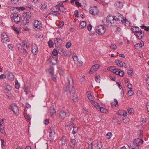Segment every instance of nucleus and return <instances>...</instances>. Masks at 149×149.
Wrapping results in <instances>:
<instances>
[{"instance_id": "nucleus-19", "label": "nucleus", "mask_w": 149, "mask_h": 149, "mask_svg": "<svg viewBox=\"0 0 149 149\" xmlns=\"http://www.w3.org/2000/svg\"><path fill=\"white\" fill-rule=\"evenodd\" d=\"M49 111L50 113V116L52 117L53 115L56 113L55 110L53 106H51L50 107Z\"/></svg>"}, {"instance_id": "nucleus-24", "label": "nucleus", "mask_w": 149, "mask_h": 149, "mask_svg": "<svg viewBox=\"0 0 149 149\" xmlns=\"http://www.w3.org/2000/svg\"><path fill=\"white\" fill-rule=\"evenodd\" d=\"M62 42L61 39L60 38L57 37L55 39L54 42L56 45L58 44V43H61Z\"/></svg>"}, {"instance_id": "nucleus-34", "label": "nucleus", "mask_w": 149, "mask_h": 149, "mask_svg": "<svg viewBox=\"0 0 149 149\" xmlns=\"http://www.w3.org/2000/svg\"><path fill=\"white\" fill-rule=\"evenodd\" d=\"M5 89L8 91H10L12 89V88L9 85L6 84Z\"/></svg>"}, {"instance_id": "nucleus-12", "label": "nucleus", "mask_w": 149, "mask_h": 149, "mask_svg": "<svg viewBox=\"0 0 149 149\" xmlns=\"http://www.w3.org/2000/svg\"><path fill=\"white\" fill-rule=\"evenodd\" d=\"M19 44L21 45L22 48L28 49L29 45V43L27 40L23 41L21 44Z\"/></svg>"}, {"instance_id": "nucleus-50", "label": "nucleus", "mask_w": 149, "mask_h": 149, "mask_svg": "<svg viewBox=\"0 0 149 149\" xmlns=\"http://www.w3.org/2000/svg\"><path fill=\"white\" fill-rule=\"evenodd\" d=\"M19 0H11V3L14 4H16Z\"/></svg>"}, {"instance_id": "nucleus-9", "label": "nucleus", "mask_w": 149, "mask_h": 149, "mask_svg": "<svg viewBox=\"0 0 149 149\" xmlns=\"http://www.w3.org/2000/svg\"><path fill=\"white\" fill-rule=\"evenodd\" d=\"M49 139L50 141L52 142L54 140L55 131L52 127L50 128L49 130Z\"/></svg>"}, {"instance_id": "nucleus-16", "label": "nucleus", "mask_w": 149, "mask_h": 149, "mask_svg": "<svg viewBox=\"0 0 149 149\" xmlns=\"http://www.w3.org/2000/svg\"><path fill=\"white\" fill-rule=\"evenodd\" d=\"M97 109L103 113H107L108 112L107 109L103 107H100V106L97 107Z\"/></svg>"}, {"instance_id": "nucleus-46", "label": "nucleus", "mask_w": 149, "mask_h": 149, "mask_svg": "<svg viewBox=\"0 0 149 149\" xmlns=\"http://www.w3.org/2000/svg\"><path fill=\"white\" fill-rule=\"evenodd\" d=\"M71 43L70 42H68L66 45V46L67 48H69L71 46Z\"/></svg>"}, {"instance_id": "nucleus-4", "label": "nucleus", "mask_w": 149, "mask_h": 149, "mask_svg": "<svg viewBox=\"0 0 149 149\" xmlns=\"http://www.w3.org/2000/svg\"><path fill=\"white\" fill-rule=\"evenodd\" d=\"M116 17V22L118 23L121 22H127L128 23V21H127L125 18H124L123 16L121 14L118 13Z\"/></svg>"}, {"instance_id": "nucleus-29", "label": "nucleus", "mask_w": 149, "mask_h": 149, "mask_svg": "<svg viewBox=\"0 0 149 149\" xmlns=\"http://www.w3.org/2000/svg\"><path fill=\"white\" fill-rule=\"evenodd\" d=\"M25 119L27 121H29L31 119V116L29 115H27L26 116L24 115Z\"/></svg>"}, {"instance_id": "nucleus-61", "label": "nucleus", "mask_w": 149, "mask_h": 149, "mask_svg": "<svg viewBox=\"0 0 149 149\" xmlns=\"http://www.w3.org/2000/svg\"><path fill=\"white\" fill-rule=\"evenodd\" d=\"M127 87L130 89H131L132 88V86L131 84H127Z\"/></svg>"}, {"instance_id": "nucleus-38", "label": "nucleus", "mask_w": 149, "mask_h": 149, "mask_svg": "<svg viewBox=\"0 0 149 149\" xmlns=\"http://www.w3.org/2000/svg\"><path fill=\"white\" fill-rule=\"evenodd\" d=\"M48 46L50 47H52L53 45V42L51 40H49L48 42Z\"/></svg>"}, {"instance_id": "nucleus-26", "label": "nucleus", "mask_w": 149, "mask_h": 149, "mask_svg": "<svg viewBox=\"0 0 149 149\" xmlns=\"http://www.w3.org/2000/svg\"><path fill=\"white\" fill-rule=\"evenodd\" d=\"M120 69H116L115 68L114 70H113L112 72L117 75L119 74V72Z\"/></svg>"}, {"instance_id": "nucleus-37", "label": "nucleus", "mask_w": 149, "mask_h": 149, "mask_svg": "<svg viewBox=\"0 0 149 149\" xmlns=\"http://www.w3.org/2000/svg\"><path fill=\"white\" fill-rule=\"evenodd\" d=\"M71 143L74 145H75L77 143V142L76 140L74 139H72L70 141Z\"/></svg>"}, {"instance_id": "nucleus-17", "label": "nucleus", "mask_w": 149, "mask_h": 149, "mask_svg": "<svg viewBox=\"0 0 149 149\" xmlns=\"http://www.w3.org/2000/svg\"><path fill=\"white\" fill-rule=\"evenodd\" d=\"M115 6L116 8L119 10L122 9L123 7V4L119 1L116 2L115 4Z\"/></svg>"}, {"instance_id": "nucleus-51", "label": "nucleus", "mask_w": 149, "mask_h": 149, "mask_svg": "<svg viewBox=\"0 0 149 149\" xmlns=\"http://www.w3.org/2000/svg\"><path fill=\"white\" fill-rule=\"evenodd\" d=\"M8 48L11 50L13 49V46L11 44H8Z\"/></svg>"}, {"instance_id": "nucleus-1", "label": "nucleus", "mask_w": 149, "mask_h": 149, "mask_svg": "<svg viewBox=\"0 0 149 149\" xmlns=\"http://www.w3.org/2000/svg\"><path fill=\"white\" fill-rule=\"evenodd\" d=\"M116 22V17H114L111 16H109L107 17L106 21L104 23V24L107 27H110L115 25Z\"/></svg>"}, {"instance_id": "nucleus-27", "label": "nucleus", "mask_w": 149, "mask_h": 149, "mask_svg": "<svg viewBox=\"0 0 149 149\" xmlns=\"http://www.w3.org/2000/svg\"><path fill=\"white\" fill-rule=\"evenodd\" d=\"M141 28L142 29H144L146 31H148L149 30V27H147L144 25L140 26Z\"/></svg>"}, {"instance_id": "nucleus-48", "label": "nucleus", "mask_w": 149, "mask_h": 149, "mask_svg": "<svg viewBox=\"0 0 149 149\" xmlns=\"http://www.w3.org/2000/svg\"><path fill=\"white\" fill-rule=\"evenodd\" d=\"M110 47L111 48L114 49H117L116 46L115 45L112 44L110 46Z\"/></svg>"}, {"instance_id": "nucleus-58", "label": "nucleus", "mask_w": 149, "mask_h": 149, "mask_svg": "<svg viewBox=\"0 0 149 149\" xmlns=\"http://www.w3.org/2000/svg\"><path fill=\"white\" fill-rule=\"evenodd\" d=\"M74 15L76 17H79L78 16V10H76L74 11Z\"/></svg>"}, {"instance_id": "nucleus-23", "label": "nucleus", "mask_w": 149, "mask_h": 149, "mask_svg": "<svg viewBox=\"0 0 149 149\" xmlns=\"http://www.w3.org/2000/svg\"><path fill=\"white\" fill-rule=\"evenodd\" d=\"M8 77L9 80L10 81H13L14 80V76L12 73L9 72L8 74Z\"/></svg>"}, {"instance_id": "nucleus-56", "label": "nucleus", "mask_w": 149, "mask_h": 149, "mask_svg": "<svg viewBox=\"0 0 149 149\" xmlns=\"http://www.w3.org/2000/svg\"><path fill=\"white\" fill-rule=\"evenodd\" d=\"M6 78V75L4 74H1L0 75V78L2 79H3Z\"/></svg>"}, {"instance_id": "nucleus-20", "label": "nucleus", "mask_w": 149, "mask_h": 149, "mask_svg": "<svg viewBox=\"0 0 149 149\" xmlns=\"http://www.w3.org/2000/svg\"><path fill=\"white\" fill-rule=\"evenodd\" d=\"M59 116L61 119H64L66 116V113L63 111L61 110L60 112Z\"/></svg>"}, {"instance_id": "nucleus-3", "label": "nucleus", "mask_w": 149, "mask_h": 149, "mask_svg": "<svg viewBox=\"0 0 149 149\" xmlns=\"http://www.w3.org/2000/svg\"><path fill=\"white\" fill-rule=\"evenodd\" d=\"M33 28L35 31H39L42 28V23L38 20H35L33 22Z\"/></svg>"}, {"instance_id": "nucleus-47", "label": "nucleus", "mask_w": 149, "mask_h": 149, "mask_svg": "<svg viewBox=\"0 0 149 149\" xmlns=\"http://www.w3.org/2000/svg\"><path fill=\"white\" fill-rule=\"evenodd\" d=\"M51 14L53 16L58 17L60 15V14L58 13H55V12H53L51 13Z\"/></svg>"}, {"instance_id": "nucleus-59", "label": "nucleus", "mask_w": 149, "mask_h": 149, "mask_svg": "<svg viewBox=\"0 0 149 149\" xmlns=\"http://www.w3.org/2000/svg\"><path fill=\"white\" fill-rule=\"evenodd\" d=\"M65 143V139L64 138H62L61 141V143L62 145H64Z\"/></svg>"}, {"instance_id": "nucleus-57", "label": "nucleus", "mask_w": 149, "mask_h": 149, "mask_svg": "<svg viewBox=\"0 0 149 149\" xmlns=\"http://www.w3.org/2000/svg\"><path fill=\"white\" fill-rule=\"evenodd\" d=\"M31 1L34 3H36L38 2H40V0H31Z\"/></svg>"}, {"instance_id": "nucleus-7", "label": "nucleus", "mask_w": 149, "mask_h": 149, "mask_svg": "<svg viewBox=\"0 0 149 149\" xmlns=\"http://www.w3.org/2000/svg\"><path fill=\"white\" fill-rule=\"evenodd\" d=\"M19 52L23 53L25 57L28 54V52L27 49L22 48L21 45L19 44H18L17 45Z\"/></svg>"}, {"instance_id": "nucleus-8", "label": "nucleus", "mask_w": 149, "mask_h": 149, "mask_svg": "<svg viewBox=\"0 0 149 149\" xmlns=\"http://www.w3.org/2000/svg\"><path fill=\"white\" fill-rule=\"evenodd\" d=\"M89 13L92 15L95 16L97 15L99 10L96 6H94L91 7L90 9Z\"/></svg>"}, {"instance_id": "nucleus-28", "label": "nucleus", "mask_w": 149, "mask_h": 149, "mask_svg": "<svg viewBox=\"0 0 149 149\" xmlns=\"http://www.w3.org/2000/svg\"><path fill=\"white\" fill-rule=\"evenodd\" d=\"M51 74H52V79L54 81L56 82V76L55 75H54L53 74V72H49Z\"/></svg>"}, {"instance_id": "nucleus-35", "label": "nucleus", "mask_w": 149, "mask_h": 149, "mask_svg": "<svg viewBox=\"0 0 149 149\" xmlns=\"http://www.w3.org/2000/svg\"><path fill=\"white\" fill-rule=\"evenodd\" d=\"M112 133L111 132H109L106 134V136L108 139H109L111 137Z\"/></svg>"}, {"instance_id": "nucleus-55", "label": "nucleus", "mask_w": 149, "mask_h": 149, "mask_svg": "<svg viewBox=\"0 0 149 149\" xmlns=\"http://www.w3.org/2000/svg\"><path fill=\"white\" fill-rule=\"evenodd\" d=\"M88 98L90 100H91L92 98V96L91 95L90 93H89L87 95Z\"/></svg>"}, {"instance_id": "nucleus-62", "label": "nucleus", "mask_w": 149, "mask_h": 149, "mask_svg": "<svg viewBox=\"0 0 149 149\" xmlns=\"http://www.w3.org/2000/svg\"><path fill=\"white\" fill-rule=\"evenodd\" d=\"M0 140L1 143V146L2 147H3L4 146V140L3 139H1Z\"/></svg>"}, {"instance_id": "nucleus-15", "label": "nucleus", "mask_w": 149, "mask_h": 149, "mask_svg": "<svg viewBox=\"0 0 149 149\" xmlns=\"http://www.w3.org/2000/svg\"><path fill=\"white\" fill-rule=\"evenodd\" d=\"M143 46H144V43L142 41L140 43L135 45L134 47L135 48L138 50H140L141 49Z\"/></svg>"}, {"instance_id": "nucleus-5", "label": "nucleus", "mask_w": 149, "mask_h": 149, "mask_svg": "<svg viewBox=\"0 0 149 149\" xmlns=\"http://www.w3.org/2000/svg\"><path fill=\"white\" fill-rule=\"evenodd\" d=\"M95 30L97 33L102 34L105 33L106 29L103 25H100L96 28Z\"/></svg>"}, {"instance_id": "nucleus-52", "label": "nucleus", "mask_w": 149, "mask_h": 149, "mask_svg": "<svg viewBox=\"0 0 149 149\" xmlns=\"http://www.w3.org/2000/svg\"><path fill=\"white\" fill-rule=\"evenodd\" d=\"M114 69L115 67L114 66L109 67L108 68V69L109 70L111 71L112 72L113 70H114Z\"/></svg>"}, {"instance_id": "nucleus-53", "label": "nucleus", "mask_w": 149, "mask_h": 149, "mask_svg": "<svg viewBox=\"0 0 149 149\" xmlns=\"http://www.w3.org/2000/svg\"><path fill=\"white\" fill-rule=\"evenodd\" d=\"M88 149H92L93 148V144L92 143L91 144H88Z\"/></svg>"}, {"instance_id": "nucleus-43", "label": "nucleus", "mask_w": 149, "mask_h": 149, "mask_svg": "<svg viewBox=\"0 0 149 149\" xmlns=\"http://www.w3.org/2000/svg\"><path fill=\"white\" fill-rule=\"evenodd\" d=\"M120 65L118 66L120 67H125L126 66V65L125 63L121 61V63H120V64H119Z\"/></svg>"}, {"instance_id": "nucleus-25", "label": "nucleus", "mask_w": 149, "mask_h": 149, "mask_svg": "<svg viewBox=\"0 0 149 149\" xmlns=\"http://www.w3.org/2000/svg\"><path fill=\"white\" fill-rule=\"evenodd\" d=\"M86 26V22L85 21H83L81 22L79 25V27L82 28L85 27Z\"/></svg>"}, {"instance_id": "nucleus-45", "label": "nucleus", "mask_w": 149, "mask_h": 149, "mask_svg": "<svg viewBox=\"0 0 149 149\" xmlns=\"http://www.w3.org/2000/svg\"><path fill=\"white\" fill-rule=\"evenodd\" d=\"M121 61L119 60H115V63L118 66L120 65L119 64H120V63H121Z\"/></svg>"}, {"instance_id": "nucleus-13", "label": "nucleus", "mask_w": 149, "mask_h": 149, "mask_svg": "<svg viewBox=\"0 0 149 149\" xmlns=\"http://www.w3.org/2000/svg\"><path fill=\"white\" fill-rule=\"evenodd\" d=\"M31 51L34 55H36L38 54V49L36 45H34L32 46Z\"/></svg>"}, {"instance_id": "nucleus-54", "label": "nucleus", "mask_w": 149, "mask_h": 149, "mask_svg": "<svg viewBox=\"0 0 149 149\" xmlns=\"http://www.w3.org/2000/svg\"><path fill=\"white\" fill-rule=\"evenodd\" d=\"M87 28L88 31H91L92 28V26L90 24L88 25L87 26Z\"/></svg>"}, {"instance_id": "nucleus-31", "label": "nucleus", "mask_w": 149, "mask_h": 149, "mask_svg": "<svg viewBox=\"0 0 149 149\" xmlns=\"http://www.w3.org/2000/svg\"><path fill=\"white\" fill-rule=\"evenodd\" d=\"M100 77L99 76L96 75L95 77V80L98 83H100Z\"/></svg>"}, {"instance_id": "nucleus-33", "label": "nucleus", "mask_w": 149, "mask_h": 149, "mask_svg": "<svg viewBox=\"0 0 149 149\" xmlns=\"http://www.w3.org/2000/svg\"><path fill=\"white\" fill-rule=\"evenodd\" d=\"M91 102L93 105L96 107V109H97V107L99 106L98 105V104L97 102L93 100H91Z\"/></svg>"}, {"instance_id": "nucleus-21", "label": "nucleus", "mask_w": 149, "mask_h": 149, "mask_svg": "<svg viewBox=\"0 0 149 149\" xmlns=\"http://www.w3.org/2000/svg\"><path fill=\"white\" fill-rule=\"evenodd\" d=\"M140 29L137 26H132L131 28V30L135 34Z\"/></svg>"}, {"instance_id": "nucleus-60", "label": "nucleus", "mask_w": 149, "mask_h": 149, "mask_svg": "<svg viewBox=\"0 0 149 149\" xmlns=\"http://www.w3.org/2000/svg\"><path fill=\"white\" fill-rule=\"evenodd\" d=\"M88 144H91L93 143V140L91 139H88Z\"/></svg>"}, {"instance_id": "nucleus-63", "label": "nucleus", "mask_w": 149, "mask_h": 149, "mask_svg": "<svg viewBox=\"0 0 149 149\" xmlns=\"http://www.w3.org/2000/svg\"><path fill=\"white\" fill-rule=\"evenodd\" d=\"M102 147V145L101 143L100 144H98L97 146V149H100Z\"/></svg>"}, {"instance_id": "nucleus-40", "label": "nucleus", "mask_w": 149, "mask_h": 149, "mask_svg": "<svg viewBox=\"0 0 149 149\" xmlns=\"http://www.w3.org/2000/svg\"><path fill=\"white\" fill-rule=\"evenodd\" d=\"M124 71L120 70L119 71V74L118 75H119L120 76L123 77L124 75Z\"/></svg>"}, {"instance_id": "nucleus-6", "label": "nucleus", "mask_w": 149, "mask_h": 149, "mask_svg": "<svg viewBox=\"0 0 149 149\" xmlns=\"http://www.w3.org/2000/svg\"><path fill=\"white\" fill-rule=\"evenodd\" d=\"M1 41L3 43L5 44H7L10 41L8 35L5 33H3L1 34Z\"/></svg>"}, {"instance_id": "nucleus-18", "label": "nucleus", "mask_w": 149, "mask_h": 149, "mask_svg": "<svg viewBox=\"0 0 149 149\" xmlns=\"http://www.w3.org/2000/svg\"><path fill=\"white\" fill-rule=\"evenodd\" d=\"M47 4L46 3L44 2H42L41 3L40 6V9L43 10L47 8Z\"/></svg>"}, {"instance_id": "nucleus-2", "label": "nucleus", "mask_w": 149, "mask_h": 149, "mask_svg": "<svg viewBox=\"0 0 149 149\" xmlns=\"http://www.w3.org/2000/svg\"><path fill=\"white\" fill-rule=\"evenodd\" d=\"M11 17L12 21L16 24L19 23L21 19L19 15L16 13H12Z\"/></svg>"}, {"instance_id": "nucleus-11", "label": "nucleus", "mask_w": 149, "mask_h": 149, "mask_svg": "<svg viewBox=\"0 0 149 149\" xmlns=\"http://www.w3.org/2000/svg\"><path fill=\"white\" fill-rule=\"evenodd\" d=\"M135 35L138 39H141L143 38L144 35V32H142V30L140 29L135 34Z\"/></svg>"}, {"instance_id": "nucleus-32", "label": "nucleus", "mask_w": 149, "mask_h": 149, "mask_svg": "<svg viewBox=\"0 0 149 149\" xmlns=\"http://www.w3.org/2000/svg\"><path fill=\"white\" fill-rule=\"evenodd\" d=\"M13 29L15 31L17 34H19L20 33L19 29L17 27L15 26L14 25L13 26Z\"/></svg>"}, {"instance_id": "nucleus-44", "label": "nucleus", "mask_w": 149, "mask_h": 149, "mask_svg": "<svg viewBox=\"0 0 149 149\" xmlns=\"http://www.w3.org/2000/svg\"><path fill=\"white\" fill-rule=\"evenodd\" d=\"M134 110L132 108H131L128 110V113L130 114H132L134 113Z\"/></svg>"}, {"instance_id": "nucleus-41", "label": "nucleus", "mask_w": 149, "mask_h": 149, "mask_svg": "<svg viewBox=\"0 0 149 149\" xmlns=\"http://www.w3.org/2000/svg\"><path fill=\"white\" fill-rule=\"evenodd\" d=\"M24 91L26 92V95L29 93V88L27 87H25L24 88Z\"/></svg>"}, {"instance_id": "nucleus-36", "label": "nucleus", "mask_w": 149, "mask_h": 149, "mask_svg": "<svg viewBox=\"0 0 149 149\" xmlns=\"http://www.w3.org/2000/svg\"><path fill=\"white\" fill-rule=\"evenodd\" d=\"M52 53L53 55L55 56H56L58 55V52L57 50L55 49L53 50Z\"/></svg>"}, {"instance_id": "nucleus-14", "label": "nucleus", "mask_w": 149, "mask_h": 149, "mask_svg": "<svg viewBox=\"0 0 149 149\" xmlns=\"http://www.w3.org/2000/svg\"><path fill=\"white\" fill-rule=\"evenodd\" d=\"M100 66V65L99 64L94 65L91 67V70L89 72V74H92L96 71Z\"/></svg>"}, {"instance_id": "nucleus-39", "label": "nucleus", "mask_w": 149, "mask_h": 149, "mask_svg": "<svg viewBox=\"0 0 149 149\" xmlns=\"http://www.w3.org/2000/svg\"><path fill=\"white\" fill-rule=\"evenodd\" d=\"M134 93V92L133 90L130 89L128 92V93L129 95L130 96L132 95Z\"/></svg>"}, {"instance_id": "nucleus-64", "label": "nucleus", "mask_w": 149, "mask_h": 149, "mask_svg": "<svg viewBox=\"0 0 149 149\" xmlns=\"http://www.w3.org/2000/svg\"><path fill=\"white\" fill-rule=\"evenodd\" d=\"M133 73V71L132 70H129L128 71V73L129 75L131 76Z\"/></svg>"}, {"instance_id": "nucleus-42", "label": "nucleus", "mask_w": 149, "mask_h": 149, "mask_svg": "<svg viewBox=\"0 0 149 149\" xmlns=\"http://www.w3.org/2000/svg\"><path fill=\"white\" fill-rule=\"evenodd\" d=\"M77 128L76 127H74L73 130L72 131V133L73 134H75L77 133Z\"/></svg>"}, {"instance_id": "nucleus-22", "label": "nucleus", "mask_w": 149, "mask_h": 149, "mask_svg": "<svg viewBox=\"0 0 149 149\" xmlns=\"http://www.w3.org/2000/svg\"><path fill=\"white\" fill-rule=\"evenodd\" d=\"M140 139L139 138L136 139L133 142V143L136 146L139 147V143L140 142Z\"/></svg>"}, {"instance_id": "nucleus-30", "label": "nucleus", "mask_w": 149, "mask_h": 149, "mask_svg": "<svg viewBox=\"0 0 149 149\" xmlns=\"http://www.w3.org/2000/svg\"><path fill=\"white\" fill-rule=\"evenodd\" d=\"M15 87L17 89H19L20 87V85L18 83L17 80H16L15 81Z\"/></svg>"}, {"instance_id": "nucleus-10", "label": "nucleus", "mask_w": 149, "mask_h": 149, "mask_svg": "<svg viewBox=\"0 0 149 149\" xmlns=\"http://www.w3.org/2000/svg\"><path fill=\"white\" fill-rule=\"evenodd\" d=\"M10 108L14 113L16 114L19 112L18 107L15 104H12L10 106Z\"/></svg>"}, {"instance_id": "nucleus-49", "label": "nucleus", "mask_w": 149, "mask_h": 149, "mask_svg": "<svg viewBox=\"0 0 149 149\" xmlns=\"http://www.w3.org/2000/svg\"><path fill=\"white\" fill-rule=\"evenodd\" d=\"M0 131L3 134H5L6 133L4 130V129L3 128H0Z\"/></svg>"}]
</instances>
